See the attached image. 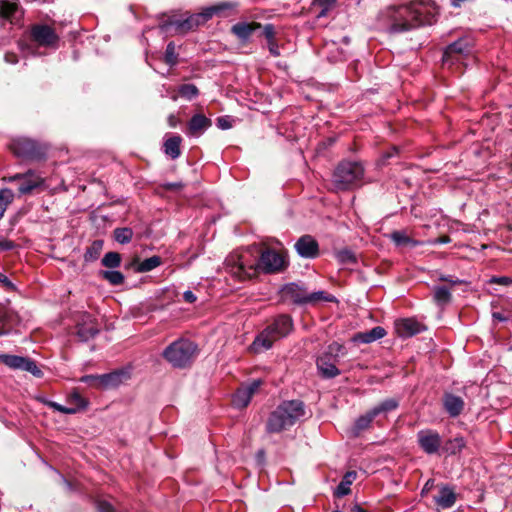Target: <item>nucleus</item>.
Here are the masks:
<instances>
[{"label":"nucleus","instance_id":"680f3d73","mask_svg":"<svg viewBox=\"0 0 512 512\" xmlns=\"http://www.w3.org/2000/svg\"><path fill=\"white\" fill-rule=\"evenodd\" d=\"M0 282L3 283L8 288H13L12 282L8 279L7 276H5L2 273H0Z\"/></svg>","mask_w":512,"mask_h":512},{"label":"nucleus","instance_id":"6e6552de","mask_svg":"<svg viewBox=\"0 0 512 512\" xmlns=\"http://www.w3.org/2000/svg\"><path fill=\"white\" fill-rule=\"evenodd\" d=\"M4 181L9 183L18 182L19 196L31 194L36 189L45 188V177L40 172L29 169L24 173H16L9 177H4Z\"/></svg>","mask_w":512,"mask_h":512},{"label":"nucleus","instance_id":"f8f14e48","mask_svg":"<svg viewBox=\"0 0 512 512\" xmlns=\"http://www.w3.org/2000/svg\"><path fill=\"white\" fill-rule=\"evenodd\" d=\"M472 48L470 38H460L452 44L448 45L443 53L442 61L444 64L452 65L459 61L462 56L468 54Z\"/></svg>","mask_w":512,"mask_h":512},{"label":"nucleus","instance_id":"37998d69","mask_svg":"<svg viewBox=\"0 0 512 512\" xmlns=\"http://www.w3.org/2000/svg\"><path fill=\"white\" fill-rule=\"evenodd\" d=\"M178 93L181 97L192 100L198 96L199 90L194 84H183L179 86Z\"/></svg>","mask_w":512,"mask_h":512},{"label":"nucleus","instance_id":"a211bd4d","mask_svg":"<svg viewBox=\"0 0 512 512\" xmlns=\"http://www.w3.org/2000/svg\"><path fill=\"white\" fill-rule=\"evenodd\" d=\"M261 385V380H254L250 384L239 388L233 395V405L237 408L246 407L250 403L254 393L260 388Z\"/></svg>","mask_w":512,"mask_h":512},{"label":"nucleus","instance_id":"0e129e2a","mask_svg":"<svg viewBox=\"0 0 512 512\" xmlns=\"http://www.w3.org/2000/svg\"><path fill=\"white\" fill-rule=\"evenodd\" d=\"M165 187L170 190L179 189L180 187H182V184L181 183H168L165 185Z\"/></svg>","mask_w":512,"mask_h":512},{"label":"nucleus","instance_id":"052dcab7","mask_svg":"<svg viewBox=\"0 0 512 512\" xmlns=\"http://www.w3.org/2000/svg\"><path fill=\"white\" fill-rule=\"evenodd\" d=\"M493 282L502 284V285H508V284L512 283V280L508 277H499V278H494Z\"/></svg>","mask_w":512,"mask_h":512},{"label":"nucleus","instance_id":"e2e57ef3","mask_svg":"<svg viewBox=\"0 0 512 512\" xmlns=\"http://www.w3.org/2000/svg\"><path fill=\"white\" fill-rule=\"evenodd\" d=\"M493 318L498 320V321H501V322H504L507 320V318L505 316H503L501 313L499 312H494L493 313Z\"/></svg>","mask_w":512,"mask_h":512},{"label":"nucleus","instance_id":"338daca9","mask_svg":"<svg viewBox=\"0 0 512 512\" xmlns=\"http://www.w3.org/2000/svg\"><path fill=\"white\" fill-rule=\"evenodd\" d=\"M354 510L355 512H365V510L360 506H355Z\"/></svg>","mask_w":512,"mask_h":512},{"label":"nucleus","instance_id":"f257e3e1","mask_svg":"<svg viewBox=\"0 0 512 512\" xmlns=\"http://www.w3.org/2000/svg\"><path fill=\"white\" fill-rule=\"evenodd\" d=\"M437 7L430 1L390 6L379 13L378 25L388 33H404L436 22Z\"/></svg>","mask_w":512,"mask_h":512},{"label":"nucleus","instance_id":"49530a36","mask_svg":"<svg viewBox=\"0 0 512 512\" xmlns=\"http://www.w3.org/2000/svg\"><path fill=\"white\" fill-rule=\"evenodd\" d=\"M177 54L175 51V44L173 42H169L166 46L165 50V63L174 66L177 64Z\"/></svg>","mask_w":512,"mask_h":512},{"label":"nucleus","instance_id":"393cba45","mask_svg":"<svg viewBox=\"0 0 512 512\" xmlns=\"http://www.w3.org/2000/svg\"><path fill=\"white\" fill-rule=\"evenodd\" d=\"M385 335V329L381 326H376L369 331L359 332L355 334L353 337V341L368 344L383 338Z\"/></svg>","mask_w":512,"mask_h":512},{"label":"nucleus","instance_id":"1a4fd4ad","mask_svg":"<svg viewBox=\"0 0 512 512\" xmlns=\"http://www.w3.org/2000/svg\"><path fill=\"white\" fill-rule=\"evenodd\" d=\"M9 147L17 157L27 160H42L46 154L42 144L25 137L13 139Z\"/></svg>","mask_w":512,"mask_h":512},{"label":"nucleus","instance_id":"5fc2aeb1","mask_svg":"<svg viewBox=\"0 0 512 512\" xmlns=\"http://www.w3.org/2000/svg\"><path fill=\"white\" fill-rule=\"evenodd\" d=\"M183 299L187 303H194L197 297L192 291L188 290L183 293Z\"/></svg>","mask_w":512,"mask_h":512},{"label":"nucleus","instance_id":"6ab92c4d","mask_svg":"<svg viewBox=\"0 0 512 512\" xmlns=\"http://www.w3.org/2000/svg\"><path fill=\"white\" fill-rule=\"evenodd\" d=\"M307 290L297 283H288L281 289L284 301H291L297 305H306Z\"/></svg>","mask_w":512,"mask_h":512},{"label":"nucleus","instance_id":"bb28decb","mask_svg":"<svg viewBox=\"0 0 512 512\" xmlns=\"http://www.w3.org/2000/svg\"><path fill=\"white\" fill-rule=\"evenodd\" d=\"M263 35L267 40V47L270 54L274 57L280 56V50L276 41V32L273 24H266L263 26Z\"/></svg>","mask_w":512,"mask_h":512},{"label":"nucleus","instance_id":"dca6fc26","mask_svg":"<svg viewBox=\"0 0 512 512\" xmlns=\"http://www.w3.org/2000/svg\"><path fill=\"white\" fill-rule=\"evenodd\" d=\"M100 329L97 320L90 314L83 313L76 325V335L81 341H88L94 338Z\"/></svg>","mask_w":512,"mask_h":512},{"label":"nucleus","instance_id":"774afa93","mask_svg":"<svg viewBox=\"0 0 512 512\" xmlns=\"http://www.w3.org/2000/svg\"><path fill=\"white\" fill-rule=\"evenodd\" d=\"M171 99H172L173 101H176V100L178 99V95H177V94H173V95L171 96Z\"/></svg>","mask_w":512,"mask_h":512},{"label":"nucleus","instance_id":"c03bdc74","mask_svg":"<svg viewBox=\"0 0 512 512\" xmlns=\"http://www.w3.org/2000/svg\"><path fill=\"white\" fill-rule=\"evenodd\" d=\"M101 276L111 285H121L124 282V275L120 271H102Z\"/></svg>","mask_w":512,"mask_h":512},{"label":"nucleus","instance_id":"412c9836","mask_svg":"<svg viewBox=\"0 0 512 512\" xmlns=\"http://www.w3.org/2000/svg\"><path fill=\"white\" fill-rule=\"evenodd\" d=\"M212 121L203 114H195L191 117L187 124L186 135L190 137L201 136L209 127Z\"/></svg>","mask_w":512,"mask_h":512},{"label":"nucleus","instance_id":"7ed1b4c3","mask_svg":"<svg viewBox=\"0 0 512 512\" xmlns=\"http://www.w3.org/2000/svg\"><path fill=\"white\" fill-rule=\"evenodd\" d=\"M304 415L305 406L302 401H283L271 412L266 423V429L269 433H279L293 426Z\"/></svg>","mask_w":512,"mask_h":512},{"label":"nucleus","instance_id":"5701e85b","mask_svg":"<svg viewBox=\"0 0 512 512\" xmlns=\"http://www.w3.org/2000/svg\"><path fill=\"white\" fill-rule=\"evenodd\" d=\"M238 7L236 2H220L215 5H211L202 9V13L204 15V19L206 22L209 21L212 17H226V11L235 10Z\"/></svg>","mask_w":512,"mask_h":512},{"label":"nucleus","instance_id":"7c9ffc66","mask_svg":"<svg viewBox=\"0 0 512 512\" xmlns=\"http://www.w3.org/2000/svg\"><path fill=\"white\" fill-rule=\"evenodd\" d=\"M433 299L437 306L444 308L452 299L450 289L446 286H436L434 288Z\"/></svg>","mask_w":512,"mask_h":512},{"label":"nucleus","instance_id":"4be33fe9","mask_svg":"<svg viewBox=\"0 0 512 512\" xmlns=\"http://www.w3.org/2000/svg\"><path fill=\"white\" fill-rule=\"evenodd\" d=\"M261 27L258 22H238L231 27V33L245 43L249 41L252 33Z\"/></svg>","mask_w":512,"mask_h":512},{"label":"nucleus","instance_id":"b1692460","mask_svg":"<svg viewBox=\"0 0 512 512\" xmlns=\"http://www.w3.org/2000/svg\"><path fill=\"white\" fill-rule=\"evenodd\" d=\"M444 408L451 417H457L464 408V401L461 397L453 394H446L443 399Z\"/></svg>","mask_w":512,"mask_h":512},{"label":"nucleus","instance_id":"4c0bfd02","mask_svg":"<svg viewBox=\"0 0 512 512\" xmlns=\"http://www.w3.org/2000/svg\"><path fill=\"white\" fill-rule=\"evenodd\" d=\"M391 239L397 245L417 246L420 243L419 241L411 239L405 232H402V231H394L391 234Z\"/></svg>","mask_w":512,"mask_h":512},{"label":"nucleus","instance_id":"de8ad7c7","mask_svg":"<svg viewBox=\"0 0 512 512\" xmlns=\"http://www.w3.org/2000/svg\"><path fill=\"white\" fill-rule=\"evenodd\" d=\"M46 404L53 410L64 413V414H75L78 412V408H72L71 406L66 407L59 403L53 402V401H48V402H46Z\"/></svg>","mask_w":512,"mask_h":512},{"label":"nucleus","instance_id":"864d4df0","mask_svg":"<svg viewBox=\"0 0 512 512\" xmlns=\"http://www.w3.org/2000/svg\"><path fill=\"white\" fill-rule=\"evenodd\" d=\"M97 507L99 512H116L113 506L106 501H99Z\"/></svg>","mask_w":512,"mask_h":512},{"label":"nucleus","instance_id":"603ef678","mask_svg":"<svg viewBox=\"0 0 512 512\" xmlns=\"http://www.w3.org/2000/svg\"><path fill=\"white\" fill-rule=\"evenodd\" d=\"M217 127L220 129H229L232 127V123L227 116L217 118Z\"/></svg>","mask_w":512,"mask_h":512},{"label":"nucleus","instance_id":"423d86ee","mask_svg":"<svg viewBox=\"0 0 512 512\" xmlns=\"http://www.w3.org/2000/svg\"><path fill=\"white\" fill-rule=\"evenodd\" d=\"M197 352V346L186 339L171 343L164 351L163 357L175 368L189 366Z\"/></svg>","mask_w":512,"mask_h":512},{"label":"nucleus","instance_id":"f03ea898","mask_svg":"<svg viewBox=\"0 0 512 512\" xmlns=\"http://www.w3.org/2000/svg\"><path fill=\"white\" fill-rule=\"evenodd\" d=\"M289 262L285 253L273 249L262 251L258 260H251L248 254H233L226 259L228 272L238 280H245L257 275L258 270L266 274L285 270Z\"/></svg>","mask_w":512,"mask_h":512},{"label":"nucleus","instance_id":"f704fd0d","mask_svg":"<svg viewBox=\"0 0 512 512\" xmlns=\"http://www.w3.org/2000/svg\"><path fill=\"white\" fill-rule=\"evenodd\" d=\"M320 301L333 302V301H335V297L331 294L324 292V291H317V292H312V293L307 292L306 305L307 304H316Z\"/></svg>","mask_w":512,"mask_h":512},{"label":"nucleus","instance_id":"09e8293b","mask_svg":"<svg viewBox=\"0 0 512 512\" xmlns=\"http://www.w3.org/2000/svg\"><path fill=\"white\" fill-rule=\"evenodd\" d=\"M69 402L74 404L72 408H78V411L84 409L87 406L85 399L78 393H72L69 397Z\"/></svg>","mask_w":512,"mask_h":512},{"label":"nucleus","instance_id":"bf43d9fd","mask_svg":"<svg viewBox=\"0 0 512 512\" xmlns=\"http://www.w3.org/2000/svg\"><path fill=\"white\" fill-rule=\"evenodd\" d=\"M5 61L10 64H16L18 62L17 55L12 52H8L5 54Z\"/></svg>","mask_w":512,"mask_h":512},{"label":"nucleus","instance_id":"69168bd1","mask_svg":"<svg viewBox=\"0 0 512 512\" xmlns=\"http://www.w3.org/2000/svg\"><path fill=\"white\" fill-rule=\"evenodd\" d=\"M440 280H442V281H449V282H451V283H453V284H455V283H456V281H452V280H451V279H449L448 277H441V278H440Z\"/></svg>","mask_w":512,"mask_h":512},{"label":"nucleus","instance_id":"473e14b6","mask_svg":"<svg viewBox=\"0 0 512 512\" xmlns=\"http://www.w3.org/2000/svg\"><path fill=\"white\" fill-rule=\"evenodd\" d=\"M161 264L162 259L159 256H152L138 263L137 267L135 268V271L139 273L149 272L157 268Z\"/></svg>","mask_w":512,"mask_h":512},{"label":"nucleus","instance_id":"ea45409f","mask_svg":"<svg viewBox=\"0 0 512 512\" xmlns=\"http://www.w3.org/2000/svg\"><path fill=\"white\" fill-rule=\"evenodd\" d=\"M18 5L12 0H0V14L4 18H10L17 11Z\"/></svg>","mask_w":512,"mask_h":512},{"label":"nucleus","instance_id":"a878e982","mask_svg":"<svg viewBox=\"0 0 512 512\" xmlns=\"http://www.w3.org/2000/svg\"><path fill=\"white\" fill-rule=\"evenodd\" d=\"M435 502L444 509L452 507L456 502L454 489L448 485L441 486L439 496L435 497Z\"/></svg>","mask_w":512,"mask_h":512},{"label":"nucleus","instance_id":"79ce46f5","mask_svg":"<svg viewBox=\"0 0 512 512\" xmlns=\"http://www.w3.org/2000/svg\"><path fill=\"white\" fill-rule=\"evenodd\" d=\"M101 263L107 268H117L121 264V256L117 252H108L102 258Z\"/></svg>","mask_w":512,"mask_h":512},{"label":"nucleus","instance_id":"58836bf2","mask_svg":"<svg viewBox=\"0 0 512 512\" xmlns=\"http://www.w3.org/2000/svg\"><path fill=\"white\" fill-rule=\"evenodd\" d=\"M335 43H326L325 52L327 53V58L330 62H337L344 59V52L335 47Z\"/></svg>","mask_w":512,"mask_h":512},{"label":"nucleus","instance_id":"a18cd8bd","mask_svg":"<svg viewBox=\"0 0 512 512\" xmlns=\"http://www.w3.org/2000/svg\"><path fill=\"white\" fill-rule=\"evenodd\" d=\"M336 259L341 264H350L356 262V257L354 253L349 249H343L336 253Z\"/></svg>","mask_w":512,"mask_h":512},{"label":"nucleus","instance_id":"c9c22d12","mask_svg":"<svg viewBox=\"0 0 512 512\" xmlns=\"http://www.w3.org/2000/svg\"><path fill=\"white\" fill-rule=\"evenodd\" d=\"M14 193L9 188L0 190V219L3 217L8 205L14 200Z\"/></svg>","mask_w":512,"mask_h":512},{"label":"nucleus","instance_id":"c85d7f7f","mask_svg":"<svg viewBox=\"0 0 512 512\" xmlns=\"http://www.w3.org/2000/svg\"><path fill=\"white\" fill-rule=\"evenodd\" d=\"M124 372L113 371L106 374L100 375V388L107 389L117 387L121 384Z\"/></svg>","mask_w":512,"mask_h":512},{"label":"nucleus","instance_id":"a19ab883","mask_svg":"<svg viewBox=\"0 0 512 512\" xmlns=\"http://www.w3.org/2000/svg\"><path fill=\"white\" fill-rule=\"evenodd\" d=\"M133 237V231L131 228L123 227L116 228L114 230V238L120 244H127L131 241Z\"/></svg>","mask_w":512,"mask_h":512},{"label":"nucleus","instance_id":"9b49d317","mask_svg":"<svg viewBox=\"0 0 512 512\" xmlns=\"http://www.w3.org/2000/svg\"><path fill=\"white\" fill-rule=\"evenodd\" d=\"M399 403L397 400L393 398L385 399L371 410L367 411L365 414L359 416L354 424V430L356 433H359L365 429H367L372 421L380 416L386 415L387 413L395 410L398 407Z\"/></svg>","mask_w":512,"mask_h":512},{"label":"nucleus","instance_id":"6e6d98bb","mask_svg":"<svg viewBox=\"0 0 512 512\" xmlns=\"http://www.w3.org/2000/svg\"><path fill=\"white\" fill-rule=\"evenodd\" d=\"M167 122H168V125L171 127V128H175L177 127L179 124H180V120L178 119V117L174 114H170L167 118Z\"/></svg>","mask_w":512,"mask_h":512},{"label":"nucleus","instance_id":"72a5a7b5","mask_svg":"<svg viewBox=\"0 0 512 512\" xmlns=\"http://www.w3.org/2000/svg\"><path fill=\"white\" fill-rule=\"evenodd\" d=\"M336 0H314L313 9L317 11V18H322L334 7Z\"/></svg>","mask_w":512,"mask_h":512},{"label":"nucleus","instance_id":"8fccbe9b","mask_svg":"<svg viewBox=\"0 0 512 512\" xmlns=\"http://www.w3.org/2000/svg\"><path fill=\"white\" fill-rule=\"evenodd\" d=\"M80 382L90 385L94 388H100V375H84L79 379Z\"/></svg>","mask_w":512,"mask_h":512},{"label":"nucleus","instance_id":"13d9d810","mask_svg":"<svg viewBox=\"0 0 512 512\" xmlns=\"http://www.w3.org/2000/svg\"><path fill=\"white\" fill-rule=\"evenodd\" d=\"M451 241L450 237L447 235L438 237L432 241H430L431 244H447Z\"/></svg>","mask_w":512,"mask_h":512},{"label":"nucleus","instance_id":"9d476101","mask_svg":"<svg viewBox=\"0 0 512 512\" xmlns=\"http://www.w3.org/2000/svg\"><path fill=\"white\" fill-rule=\"evenodd\" d=\"M205 23L206 19H204V15L201 11L199 13L189 15L185 19L169 17L160 23L159 28L165 33H168L173 28L175 33L186 34Z\"/></svg>","mask_w":512,"mask_h":512},{"label":"nucleus","instance_id":"39448f33","mask_svg":"<svg viewBox=\"0 0 512 512\" xmlns=\"http://www.w3.org/2000/svg\"><path fill=\"white\" fill-rule=\"evenodd\" d=\"M364 173V167L360 162L342 161L333 172L332 184L339 191L355 189L362 185Z\"/></svg>","mask_w":512,"mask_h":512},{"label":"nucleus","instance_id":"4d7b16f0","mask_svg":"<svg viewBox=\"0 0 512 512\" xmlns=\"http://www.w3.org/2000/svg\"><path fill=\"white\" fill-rule=\"evenodd\" d=\"M435 480L434 479H428L425 483L424 487L422 488L421 494L425 495L427 494L433 487H434Z\"/></svg>","mask_w":512,"mask_h":512},{"label":"nucleus","instance_id":"0eeeda50","mask_svg":"<svg viewBox=\"0 0 512 512\" xmlns=\"http://www.w3.org/2000/svg\"><path fill=\"white\" fill-rule=\"evenodd\" d=\"M346 354L345 347L338 343L332 342L326 350L317 358L316 364L320 375L323 378L331 379L340 375V370L337 368L340 357Z\"/></svg>","mask_w":512,"mask_h":512},{"label":"nucleus","instance_id":"ddd939ff","mask_svg":"<svg viewBox=\"0 0 512 512\" xmlns=\"http://www.w3.org/2000/svg\"><path fill=\"white\" fill-rule=\"evenodd\" d=\"M0 363L8 366L12 369H20L23 371L30 372L34 376H41L42 372L36 365V363L26 357L10 355V354H0Z\"/></svg>","mask_w":512,"mask_h":512},{"label":"nucleus","instance_id":"f3484780","mask_svg":"<svg viewBox=\"0 0 512 512\" xmlns=\"http://www.w3.org/2000/svg\"><path fill=\"white\" fill-rule=\"evenodd\" d=\"M294 248L300 257L306 259H315L320 253L317 240L308 234L301 236L294 244Z\"/></svg>","mask_w":512,"mask_h":512},{"label":"nucleus","instance_id":"c756f323","mask_svg":"<svg viewBox=\"0 0 512 512\" xmlns=\"http://www.w3.org/2000/svg\"><path fill=\"white\" fill-rule=\"evenodd\" d=\"M357 473L355 471H348L343 476L341 482L335 489V496L337 497H343L348 495L351 492L350 486L352 485L353 481L356 479Z\"/></svg>","mask_w":512,"mask_h":512},{"label":"nucleus","instance_id":"2f4dec72","mask_svg":"<svg viewBox=\"0 0 512 512\" xmlns=\"http://www.w3.org/2000/svg\"><path fill=\"white\" fill-rule=\"evenodd\" d=\"M103 241L102 240H94L89 247H87L84 253V261L85 262H94L96 261L103 249Z\"/></svg>","mask_w":512,"mask_h":512},{"label":"nucleus","instance_id":"cd10ccee","mask_svg":"<svg viewBox=\"0 0 512 512\" xmlns=\"http://www.w3.org/2000/svg\"><path fill=\"white\" fill-rule=\"evenodd\" d=\"M182 138L179 135H173L167 138L163 144L164 153L171 159H177L181 155Z\"/></svg>","mask_w":512,"mask_h":512},{"label":"nucleus","instance_id":"aec40b11","mask_svg":"<svg viewBox=\"0 0 512 512\" xmlns=\"http://www.w3.org/2000/svg\"><path fill=\"white\" fill-rule=\"evenodd\" d=\"M424 329V325L413 318L399 319L395 322V331L401 338L412 337Z\"/></svg>","mask_w":512,"mask_h":512},{"label":"nucleus","instance_id":"4468645a","mask_svg":"<svg viewBox=\"0 0 512 512\" xmlns=\"http://www.w3.org/2000/svg\"><path fill=\"white\" fill-rule=\"evenodd\" d=\"M31 38L39 46L56 47L59 37L48 25L36 24L31 28Z\"/></svg>","mask_w":512,"mask_h":512},{"label":"nucleus","instance_id":"3c124183","mask_svg":"<svg viewBox=\"0 0 512 512\" xmlns=\"http://www.w3.org/2000/svg\"><path fill=\"white\" fill-rule=\"evenodd\" d=\"M14 247H15V244L12 241H10L0 235V250L1 251H9V250L14 249Z\"/></svg>","mask_w":512,"mask_h":512},{"label":"nucleus","instance_id":"2eb2a0df","mask_svg":"<svg viewBox=\"0 0 512 512\" xmlns=\"http://www.w3.org/2000/svg\"><path fill=\"white\" fill-rule=\"evenodd\" d=\"M417 442L426 454L432 455L438 453L442 439L437 431L424 429L417 433Z\"/></svg>","mask_w":512,"mask_h":512},{"label":"nucleus","instance_id":"e433bc0d","mask_svg":"<svg viewBox=\"0 0 512 512\" xmlns=\"http://www.w3.org/2000/svg\"><path fill=\"white\" fill-rule=\"evenodd\" d=\"M466 445V442L463 437H455L446 442L445 450L451 454L455 455L459 453Z\"/></svg>","mask_w":512,"mask_h":512},{"label":"nucleus","instance_id":"20e7f679","mask_svg":"<svg viewBox=\"0 0 512 512\" xmlns=\"http://www.w3.org/2000/svg\"><path fill=\"white\" fill-rule=\"evenodd\" d=\"M293 327L292 318L288 315H279L272 324L259 333L249 349L253 353H262L270 349L274 342L287 336Z\"/></svg>","mask_w":512,"mask_h":512}]
</instances>
